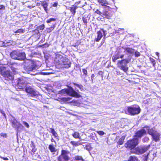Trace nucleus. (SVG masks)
<instances>
[{"instance_id":"f257e3e1","label":"nucleus","mask_w":161,"mask_h":161,"mask_svg":"<svg viewBox=\"0 0 161 161\" xmlns=\"http://www.w3.org/2000/svg\"><path fill=\"white\" fill-rule=\"evenodd\" d=\"M64 58L61 55L57 56L56 61L57 64L59 66V67L68 68L70 67L71 63L69 62L66 61Z\"/></svg>"},{"instance_id":"f03ea898","label":"nucleus","mask_w":161,"mask_h":161,"mask_svg":"<svg viewBox=\"0 0 161 161\" xmlns=\"http://www.w3.org/2000/svg\"><path fill=\"white\" fill-rule=\"evenodd\" d=\"M67 86L68 88L63 89L60 91V92L61 93H66L68 95L76 98H79L81 97L80 94L74 90L71 86Z\"/></svg>"},{"instance_id":"7ed1b4c3","label":"nucleus","mask_w":161,"mask_h":161,"mask_svg":"<svg viewBox=\"0 0 161 161\" xmlns=\"http://www.w3.org/2000/svg\"><path fill=\"white\" fill-rule=\"evenodd\" d=\"M141 111V109L138 105H133L127 107L126 112L130 115L134 116L139 114Z\"/></svg>"},{"instance_id":"20e7f679","label":"nucleus","mask_w":161,"mask_h":161,"mask_svg":"<svg viewBox=\"0 0 161 161\" xmlns=\"http://www.w3.org/2000/svg\"><path fill=\"white\" fill-rule=\"evenodd\" d=\"M11 58L13 59L19 60H23L26 58L24 52H20L19 51L14 50L10 53Z\"/></svg>"},{"instance_id":"39448f33","label":"nucleus","mask_w":161,"mask_h":161,"mask_svg":"<svg viewBox=\"0 0 161 161\" xmlns=\"http://www.w3.org/2000/svg\"><path fill=\"white\" fill-rule=\"evenodd\" d=\"M29 78H21L18 79L17 80L16 87L20 89H23L27 86L26 85L29 83Z\"/></svg>"},{"instance_id":"423d86ee","label":"nucleus","mask_w":161,"mask_h":161,"mask_svg":"<svg viewBox=\"0 0 161 161\" xmlns=\"http://www.w3.org/2000/svg\"><path fill=\"white\" fill-rule=\"evenodd\" d=\"M0 74L6 80L11 81L14 79V77L11 74L10 71L6 70L5 68L3 66H0Z\"/></svg>"},{"instance_id":"0eeeda50","label":"nucleus","mask_w":161,"mask_h":161,"mask_svg":"<svg viewBox=\"0 0 161 161\" xmlns=\"http://www.w3.org/2000/svg\"><path fill=\"white\" fill-rule=\"evenodd\" d=\"M139 143L138 139L133 138L128 140L125 144V147L127 149L132 150L134 149Z\"/></svg>"},{"instance_id":"6e6552de","label":"nucleus","mask_w":161,"mask_h":161,"mask_svg":"<svg viewBox=\"0 0 161 161\" xmlns=\"http://www.w3.org/2000/svg\"><path fill=\"white\" fill-rule=\"evenodd\" d=\"M25 92L28 94L29 96L31 97L32 99L36 100L40 96L38 93L35 91L31 87L27 86L25 88Z\"/></svg>"},{"instance_id":"1a4fd4ad","label":"nucleus","mask_w":161,"mask_h":161,"mask_svg":"<svg viewBox=\"0 0 161 161\" xmlns=\"http://www.w3.org/2000/svg\"><path fill=\"white\" fill-rule=\"evenodd\" d=\"M147 133L152 136L153 140L155 142H159L160 140V134L155 129L152 128L147 129Z\"/></svg>"},{"instance_id":"9d476101","label":"nucleus","mask_w":161,"mask_h":161,"mask_svg":"<svg viewBox=\"0 0 161 161\" xmlns=\"http://www.w3.org/2000/svg\"><path fill=\"white\" fill-rule=\"evenodd\" d=\"M130 60L128 59H124L121 60L119 61L117 64L119 65V69L125 72H126L128 70V68L127 67V64L129 63Z\"/></svg>"},{"instance_id":"9b49d317","label":"nucleus","mask_w":161,"mask_h":161,"mask_svg":"<svg viewBox=\"0 0 161 161\" xmlns=\"http://www.w3.org/2000/svg\"><path fill=\"white\" fill-rule=\"evenodd\" d=\"M69 152L67 150L62 149L61 154L58 158V161H68L69 159V157L68 155Z\"/></svg>"},{"instance_id":"f8f14e48","label":"nucleus","mask_w":161,"mask_h":161,"mask_svg":"<svg viewBox=\"0 0 161 161\" xmlns=\"http://www.w3.org/2000/svg\"><path fill=\"white\" fill-rule=\"evenodd\" d=\"M149 148V147L148 146L143 147H137L135 148L134 151L132 152L131 153L138 155L142 154L147 151Z\"/></svg>"},{"instance_id":"ddd939ff","label":"nucleus","mask_w":161,"mask_h":161,"mask_svg":"<svg viewBox=\"0 0 161 161\" xmlns=\"http://www.w3.org/2000/svg\"><path fill=\"white\" fill-rule=\"evenodd\" d=\"M24 69L27 71H31L35 70L36 67L32 61H28L27 63H25Z\"/></svg>"},{"instance_id":"4468645a","label":"nucleus","mask_w":161,"mask_h":161,"mask_svg":"<svg viewBox=\"0 0 161 161\" xmlns=\"http://www.w3.org/2000/svg\"><path fill=\"white\" fill-rule=\"evenodd\" d=\"M106 31L104 30L103 29H100V30L98 31L97 32V37L95 38L94 41L96 42H99L103 37V35L104 37H105L106 35Z\"/></svg>"},{"instance_id":"2eb2a0df","label":"nucleus","mask_w":161,"mask_h":161,"mask_svg":"<svg viewBox=\"0 0 161 161\" xmlns=\"http://www.w3.org/2000/svg\"><path fill=\"white\" fill-rule=\"evenodd\" d=\"M146 134L147 132L144 129H142L136 132L134 135L133 136V137L138 139V138H141Z\"/></svg>"},{"instance_id":"dca6fc26","label":"nucleus","mask_w":161,"mask_h":161,"mask_svg":"<svg viewBox=\"0 0 161 161\" xmlns=\"http://www.w3.org/2000/svg\"><path fill=\"white\" fill-rule=\"evenodd\" d=\"M7 64L10 67L11 69L14 73L15 74L17 73L18 66L19 65L17 63L8 62Z\"/></svg>"},{"instance_id":"f3484780","label":"nucleus","mask_w":161,"mask_h":161,"mask_svg":"<svg viewBox=\"0 0 161 161\" xmlns=\"http://www.w3.org/2000/svg\"><path fill=\"white\" fill-rule=\"evenodd\" d=\"M58 153V149L51 145V155L54 157L57 156Z\"/></svg>"},{"instance_id":"a211bd4d","label":"nucleus","mask_w":161,"mask_h":161,"mask_svg":"<svg viewBox=\"0 0 161 161\" xmlns=\"http://www.w3.org/2000/svg\"><path fill=\"white\" fill-rule=\"evenodd\" d=\"M112 14L111 12L108 11H103L102 16L104 18L109 19L111 17Z\"/></svg>"},{"instance_id":"6ab92c4d","label":"nucleus","mask_w":161,"mask_h":161,"mask_svg":"<svg viewBox=\"0 0 161 161\" xmlns=\"http://www.w3.org/2000/svg\"><path fill=\"white\" fill-rule=\"evenodd\" d=\"M124 57V54H122L120 56H119V53H118L116 54H114L113 55L112 57V61L114 63L116 61L119 59V58H122Z\"/></svg>"},{"instance_id":"aec40b11","label":"nucleus","mask_w":161,"mask_h":161,"mask_svg":"<svg viewBox=\"0 0 161 161\" xmlns=\"http://www.w3.org/2000/svg\"><path fill=\"white\" fill-rule=\"evenodd\" d=\"M78 7L75 5H72L71 7H69V10L71 13L73 14L74 16L76 10L78 8Z\"/></svg>"},{"instance_id":"412c9836","label":"nucleus","mask_w":161,"mask_h":161,"mask_svg":"<svg viewBox=\"0 0 161 161\" xmlns=\"http://www.w3.org/2000/svg\"><path fill=\"white\" fill-rule=\"evenodd\" d=\"M125 51L127 52V53L130 54H133L134 53L135 49L133 48L127 47H125L124 48Z\"/></svg>"},{"instance_id":"4be33fe9","label":"nucleus","mask_w":161,"mask_h":161,"mask_svg":"<svg viewBox=\"0 0 161 161\" xmlns=\"http://www.w3.org/2000/svg\"><path fill=\"white\" fill-rule=\"evenodd\" d=\"M73 160L75 161H85L82 156L80 155H76L73 158Z\"/></svg>"},{"instance_id":"5701e85b","label":"nucleus","mask_w":161,"mask_h":161,"mask_svg":"<svg viewBox=\"0 0 161 161\" xmlns=\"http://www.w3.org/2000/svg\"><path fill=\"white\" fill-rule=\"evenodd\" d=\"M11 122L12 124V127L15 129L17 127L18 125L20 123L17 122V120L15 119H14L13 120H12L11 121Z\"/></svg>"},{"instance_id":"b1692460","label":"nucleus","mask_w":161,"mask_h":161,"mask_svg":"<svg viewBox=\"0 0 161 161\" xmlns=\"http://www.w3.org/2000/svg\"><path fill=\"white\" fill-rule=\"evenodd\" d=\"M127 161H140L137 157L135 156H130Z\"/></svg>"},{"instance_id":"393cba45","label":"nucleus","mask_w":161,"mask_h":161,"mask_svg":"<svg viewBox=\"0 0 161 161\" xmlns=\"http://www.w3.org/2000/svg\"><path fill=\"white\" fill-rule=\"evenodd\" d=\"M97 2L103 6L108 4V3L106 0H97Z\"/></svg>"},{"instance_id":"a878e982","label":"nucleus","mask_w":161,"mask_h":161,"mask_svg":"<svg viewBox=\"0 0 161 161\" xmlns=\"http://www.w3.org/2000/svg\"><path fill=\"white\" fill-rule=\"evenodd\" d=\"M11 44V43L10 42L0 41V45L1 47H7Z\"/></svg>"},{"instance_id":"bb28decb","label":"nucleus","mask_w":161,"mask_h":161,"mask_svg":"<svg viewBox=\"0 0 161 161\" xmlns=\"http://www.w3.org/2000/svg\"><path fill=\"white\" fill-rule=\"evenodd\" d=\"M72 135L75 139H80V137L79 133L77 132H75Z\"/></svg>"},{"instance_id":"cd10ccee","label":"nucleus","mask_w":161,"mask_h":161,"mask_svg":"<svg viewBox=\"0 0 161 161\" xmlns=\"http://www.w3.org/2000/svg\"><path fill=\"white\" fill-rule=\"evenodd\" d=\"M70 143L74 147H77L81 145V143H79L78 142L74 141H70Z\"/></svg>"},{"instance_id":"c85d7f7f","label":"nucleus","mask_w":161,"mask_h":161,"mask_svg":"<svg viewBox=\"0 0 161 161\" xmlns=\"http://www.w3.org/2000/svg\"><path fill=\"white\" fill-rule=\"evenodd\" d=\"M149 59L150 62V63L152 64L153 66L155 67L156 64L155 60L153 58L151 57L149 58Z\"/></svg>"},{"instance_id":"c756f323","label":"nucleus","mask_w":161,"mask_h":161,"mask_svg":"<svg viewBox=\"0 0 161 161\" xmlns=\"http://www.w3.org/2000/svg\"><path fill=\"white\" fill-rule=\"evenodd\" d=\"M71 99L70 97H62L61 98V100L64 102H67L70 101Z\"/></svg>"},{"instance_id":"7c9ffc66","label":"nucleus","mask_w":161,"mask_h":161,"mask_svg":"<svg viewBox=\"0 0 161 161\" xmlns=\"http://www.w3.org/2000/svg\"><path fill=\"white\" fill-rule=\"evenodd\" d=\"M51 132L55 137L56 138L58 137V135L54 129L51 128Z\"/></svg>"},{"instance_id":"2f4dec72","label":"nucleus","mask_w":161,"mask_h":161,"mask_svg":"<svg viewBox=\"0 0 161 161\" xmlns=\"http://www.w3.org/2000/svg\"><path fill=\"white\" fill-rule=\"evenodd\" d=\"M23 128V126L20 123L17 126V127L16 128V129L17 130L19 131L20 130H22Z\"/></svg>"},{"instance_id":"473e14b6","label":"nucleus","mask_w":161,"mask_h":161,"mask_svg":"<svg viewBox=\"0 0 161 161\" xmlns=\"http://www.w3.org/2000/svg\"><path fill=\"white\" fill-rule=\"evenodd\" d=\"M85 148L88 151L91 150L92 149V147L90 144L86 145Z\"/></svg>"},{"instance_id":"72a5a7b5","label":"nucleus","mask_w":161,"mask_h":161,"mask_svg":"<svg viewBox=\"0 0 161 161\" xmlns=\"http://www.w3.org/2000/svg\"><path fill=\"white\" fill-rule=\"evenodd\" d=\"M124 139H123L122 137L119 139L118 142V144L119 145H122L124 142Z\"/></svg>"},{"instance_id":"f704fd0d","label":"nucleus","mask_w":161,"mask_h":161,"mask_svg":"<svg viewBox=\"0 0 161 161\" xmlns=\"http://www.w3.org/2000/svg\"><path fill=\"white\" fill-rule=\"evenodd\" d=\"M73 84L76 86L78 87L79 88H80L81 90H83V86L82 85H79L77 84H76L75 83H73Z\"/></svg>"},{"instance_id":"c9c22d12","label":"nucleus","mask_w":161,"mask_h":161,"mask_svg":"<svg viewBox=\"0 0 161 161\" xmlns=\"http://www.w3.org/2000/svg\"><path fill=\"white\" fill-rule=\"evenodd\" d=\"M5 9V7L3 5H1L0 6V14L2 13Z\"/></svg>"},{"instance_id":"e433bc0d","label":"nucleus","mask_w":161,"mask_h":161,"mask_svg":"<svg viewBox=\"0 0 161 161\" xmlns=\"http://www.w3.org/2000/svg\"><path fill=\"white\" fill-rule=\"evenodd\" d=\"M95 13L102 16L103 13V12L102 13L99 9H98L96 10V11L95 12Z\"/></svg>"},{"instance_id":"4c0bfd02","label":"nucleus","mask_w":161,"mask_h":161,"mask_svg":"<svg viewBox=\"0 0 161 161\" xmlns=\"http://www.w3.org/2000/svg\"><path fill=\"white\" fill-rule=\"evenodd\" d=\"M97 133L100 136H103L105 134V133L102 130L97 131Z\"/></svg>"},{"instance_id":"58836bf2","label":"nucleus","mask_w":161,"mask_h":161,"mask_svg":"<svg viewBox=\"0 0 161 161\" xmlns=\"http://www.w3.org/2000/svg\"><path fill=\"white\" fill-rule=\"evenodd\" d=\"M82 70L85 76H87V71L86 69L84 68L82 69Z\"/></svg>"},{"instance_id":"ea45409f","label":"nucleus","mask_w":161,"mask_h":161,"mask_svg":"<svg viewBox=\"0 0 161 161\" xmlns=\"http://www.w3.org/2000/svg\"><path fill=\"white\" fill-rule=\"evenodd\" d=\"M22 123L27 128H29V127L30 126L27 122L25 121H23L22 122Z\"/></svg>"},{"instance_id":"a19ab883","label":"nucleus","mask_w":161,"mask_h":161,"mask_svg":"<svg viewBox=\"0 0 161 161\" xmlns=\"http://www.w3.org/2000/svg\"><path fill=\"white\" fill-rule=\"evenodd\" d=\"M82 20L83 21L84 23L86 25L87 23V19H86V18L84 16H83L82 17Z\"/></svg>"},{"instance_id":"79ce46f5","label":"nucleus","mask_w":161,"mask_h":161,"mask_svg":"<svg viewBox=\"0 0 161 161\" xmlns=\"http://www.w3.org/2000/svg\"><path fill=\"white\" fill-rule=\"evenodd\" d=\"M134 53H135V56L136 57H138L140 56L141 55L140 53L139 52H138L137 51H136V52L135 51Z\"/></svg>"},{"instance_id":"37998d69","label":"nucleus","mask_w":161,"mask_h":161,"mask_svg":"<svg viewBox=\"0 0 161 161\" xmlns=\"http://www.w3.org/2000/svg\"><path fill=\"white\" fill-rule=\"evenodd\" d=\"M98 74L100 75L102 78L103 77V72L102 71H100L98 73Z\"/></svg>"},{"instance_id":"c03bdc74","label":"nucleus","mask_w":161,"mask_h":161,"mask_svg":"<svg viewBox=\"0 0 161 161\" xmlns=\"http://www.w3.org/2000/svg\"><path fill=\"white\" fill-rule=\"evenodd\" d=\"M149 154L148 153L145 156L144 159V161H147L148 159V155Z\"/></svg>"},{"instance_id":"a18cd8bd","label":"nucleus","mask_w":161,"mask_h":161,"mask_svg":"<svg viewBox=\"0 0 161 161\" xmlns=\"http://www.w3.org/2000/svg\"><path fill=\"white\" fill-rule=\"evenodd\" d=\"M44 28V25H42L40 26H39L38 27V29L40 30H42Z\"/></svg>"},{"instance_id":"49530a36","label":"nucleus","mask_w":161,"mask_h":161,"mask_svg":"<svg viewBox=\"0 0 161 161\" xmlns=\"http://www.w3.org/2000/svg\"><path fill=\"white\" fill-rule=\"evenodd\" d=\"M0 136H3L4 137H6L7 136V135L5 133H1L0 134Z\"/></svg>"},{"instance_id":"de8ad7c7","label":"nucleus","mask_w":161,"mask_h":161,"mask_svg":"<svg viewBox=\"0 0 161 161\" xmlns=\"http://www.w3.org/2000/svg\"><path fill=\"white\" fill-rule=\"evenodd\" d=\"M23 32V30L22 29H19L16 31V33H22Z\"/></svg>"},{"instance_id":"09e8293b","label":"nucleus","mask_w":161,"mask_h":161,"mask_svg":"<svg viewBox=\"0 0 161 161\" xmlns=\"http://www.w3.org/2000/svg\"><path fill=\"white\" fill-rule=\"evenodd\" d=\"M95 75L94 74H93L91 76V79L92 82L93 80L94 77Z\"/></svg>"},{"instance_id":"8fccbe9b","label":"nucleus","mask_w":161,"mask_h":161,"mask_svg":"<svg viewBox=\"0 0 161 161\" xmlns=\"http://www.w3.org/2000/svg\"><path fill=\"white\" fill-rule=\"evenodd\" d=\"M58 4L57 2H55L54 4L52 5L54 7H56Z\"/></svg>"},{"instance_id":"3c124183","label":"nucleus","mask_w":161,"mask_h":161,"mask_svg":"<svg viewBox=\"0 0 161 161\" xmlns=\"http://www.w3.org/2000/svg\"><path fill=\"white\" fill-rule=\"evenodd\" d=\"M43 7L44 8V9H45V10H46V8H47V4H46V3H44V4H43Z\"/></svg>"},{"instance_id":"603ef678","label":"nucleus","mask_w":161,"mask_h":161,"mask_svg":"<svg viewBox=\"0 0 161 161\" xmlns=\"http://www.w3.org/2000/svg\"><path fill=\"white\" fill-rule=\"evenodd\" d=\"M158 73L159 75L161 77V69H159Z\"/></svg>"},{"instance_id":"864d4df0","label":"nucleus","mask_w":161,"mask_h":161,"mask_svg":"<svg viewBox=\"0 0 161 161\" xmlns=\"http://www.w3.org/2000/svg\"><path fill=\"white\" fill-rule=\"evenodd\" d=\"M1 158L5 160H8V158L7 157L4 158V157H1Z\"/></svg>"},{"instance_id":"5fc2aeb1","label":"nucleus","mask_w":161,"mask_h":161,"mask_svg":"<svg viewBox=\"0 0 161 161\" xmlns=\"http://www.w3.org/2000/svg\"><path fill=\"white\" fill-rule=\"evenodd\" d=\"M56 20V19L55 18H51V22L52 21H55Z\"/></svg>"},{"instance_id":"6e6d98bb","label":"nucleus","mask_w":161,"mask_h":161,"mask_svg":"<svg viewBox=\"0 0 161 161\" xmlns=\"http://www.w3.org/2000/svg\"><path fill=\"white\" fill-rule=\"evenodd\" d=\"M42 74H43L44 75H49L50 74L49 73H45V72H42Z\"/></svg>"},{"instance_id":"4d7b16f0","label":"nucleus","mask_w":161,"mask_h":161,"mask_svg":"<svg viewBox=\"0 0 161 161\" xmlns=\"http://www.w3.org/2000/svg\"><path fill=\"white\" fill-rule=\"evenodd\" d=\"M155 54H156L158 56V57L159 56V53L158 52H156V53H155Z\"/></svg>"},{"instance_id":"13d9d810","label":"nucleus","mask_w":161,"mask_h":161,"mask_svg":"<svg viewBox=\"0 0 161 161\" xmlns=\"http://www.w3.org/2000/svg\"><path fill=\"white\" fill-rule=\"evenodd\" d=\"M47 22L48 23H49L50 22V19H49L48 20H47Z\"/></svg>"},{"instance_id":"bf43d9fd","label":"nucleus","mask_w":161,"mask_h":161,"mask_svg":"<svg viewBox=\"0 0 161 161\" xmlns=\"http://www.w3.org/2000/svg\"><path fill=\"white\" fill-rule=\"evenodd\" d=\"M50 148H51L50 145H49V147H48V148L50 150Z\"/></svg>"},{"instance_id":"052dcab7","label":"nucleus","mask_w":161,"mask_h":161,"mask_svg":"<svg viewBox=\"0 0 161 161\" xmlns=\"http://www.w3.org/2000/svg\"><path fill=\"white\" fill-rule=\"evenodd\" d=\"M80 1H79L77 2H76V3H77L78 4L80 3Z\"/></svg>"},{"instance_id":"680f3d73","label":"nucleus","mask_w":161,"mask_h":161,"mask_svg":"<svg viewBox=\"0 0 161 161\" xmlns=\"http://www.w3.org/2000/svg\"><path fill=\"white\" fill-rule=\"evenodd\" d=\"M36 31L38 32H36V33H37V34H38V33L39 34L40 33L39 32V31H38L36 30Z\"/></svg>"},{"instance_id":"e2e57ef3","label":"nucleus","mask_w":161,"mask_h":161,"mask_svg":"<svg viewBox=\"0 0 161 161\" xmlns=\"http://www.w3.org/2000/svg\"><path fill=\"white\" fill-rule=\"evenodd\" d=\"M54 26H54V25H53V29L54 28ZM52 28V27H51V28Z\"/></svg>"},{"instance_id":"0e129e2a","label":"nucleus","mask_w":161,"mask_h":161,"mask_svg":"<svg viewBox=\"0 0 161 161\" xmlns=\"http://www.w3.org/2000/svg\"><path fill=\"white\" fill-rule=\"evenodd\" d=\"M76 91H77L76 92H78H78H79V90H76Z\"/></svg>"},{"instance_id":"69168bd1","label":"nucleus","mask_w":161,"mask_h":161,"mask_svg":"<svg viewBox=\"0 0 161 161\" xmlns=\"http://www.w3.org/2000/svg\"><path fill=\"white\" fill-rule=\"evenodd\" d=\"M53 139H51V141L52 142H53Z\"/></svg>"},{"instance_id":"338daca9","label":"nucleus","mask_w":161,"mask_h":161,"mask_svg":"<svg viewBox=\"0 0 161 161\" xmlns=\"http://www.w3.org/2000/svg\"><path fill=\"white\" fill-rule=\"evenodd\" d=\"M32 151L33 152H35V151L34 150L32 149Z\"/></svg>"},{"instance_id":"774afa93","label":"nucleus","mask_w":161,"mask_h":161,"mask_svg":"<svg viewBox=\"0 0 161 161\" xmlns=\"http://www.w3.org/2000/svg\"><path fill=\"white\" fill-rule=\"evenodd\" d=\"M31 7H32V6H30V8H31Z\"/></svg>"}]
</instances>
